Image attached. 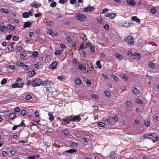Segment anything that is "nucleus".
Listing matches in <instances>:
<instances>
[{
	"label": "nucleus",
	"mask_w": 159,
	"mask_h": 159,
	"mask_svg": "<svg viewBox=\"0 0 159 159\" xmlns=\"http://www.w3.org/2000/svg\"><path fill=\"white\" fill-rule=\"evenodd\" d=\"M32 86L33 87L39 86L42 83V80L40 78H35L32 81Z\"/></svg>",
	"instance_id": "f257e3e1"
},
{
	"label": "nucleus",
	"mask_w": 159,
	"mask_h": 159,
	"mask_svg": "<svg viewBox=\"0 0 159 159\" xmlns=\"http://www.w3.org/2000/svg\"><path fill=\"white\" fill-rule=\"evenodd\" d=\"M125 42L130 46H132L134 44V39L132 36H129L125 39Z\"/></svg>",
	"instance_id": "f03ea898"
},
{
	"label": "nucleus",
	"mask_w": 159,
	"mask_h": 159,
	"mask_svg": "<svg viewBox=\"0 0 159 159\" xmlns=\"http://www.w3.org/2000/svg\"><path fill=\"white\" fill-rule=\"evenodd\" d=\"M72 116H66L62 120L63 122L66 124H69L71 121H72L71 117Z\"/></svg>",
	"instance_id": "7ed1b4c3"
},
{
	"label": "nucleus",
	"mask_w": 159,
	"mask_h": 159,
	"mask_svg": "<svg viewBox=\"0 0 159 159\" xmlns=\"http://www.w3.org/2000/svg\"><path fill=\"white\" fill-rule=\"evenodd\" d=\"M94 10V7L89 5L85 8L83 10V11L84 12H92Z\"/></svg>",
	"instance_id": "20e7f679"
},
{
	"label": "nucleus",
	"mask_w": 159,
	"mask_h": 159,
	"mask_svg": "<svg viewBox=\"0 0 159 159\" xmlns=\"http://www.w3.org/2000/svg\"><path fill=\"white\" fill-rule=\"evenodd\" d=\"M130 57L133 59H135L137 60L139 59L141 57L140 54L138 53H134L133 54H132Z\"/></svg>",
	"instance_id": "39448f33"
},
{
	"label": "nucleus",
	"mask_w": 159,
	"mask_h": 159,
	"mask_svg": "<svg viewBox=\"0 0 159 159\" xmlns=\"http://www.w3.org/2000/svg\"><path fill=\"white\" fill-rule=\"evenodd\" d=\"M57 61H54L49 65V68L51 69H55L57 67Z\"/></svg>",
	"instance_id": "423d86ee"
},
{
	"label": "nucleus",
	"mask_w": 159,
	"mask_h": 159,
	"mask_svg": "<svg viewBox=\"0 0 159 159\" xmlns=\"http://www.w3.org/2000/svg\"><path fill=\"white\" fill-rule=\"evenodd\" d=\"M71 119L72 121L73 122L76 121L79 122L81 120V118L80 117V116L79 115L74 116L72 118H71Z\"/></svg>",
	"instance_id": "0eeeda50"
},
{
	"label": "nucleus",
	"mask_w": 159,
	"mask_h": 159,
	"mask_svg": "<svg viewBox=\"0 0 159 159\" xmlns=\"http://www.w3.org/2000/svg\"><path fill=\"white\" fill-rule=\"evenodd\" d=\"M86 16L82 14H79L78 15L76 16V18L82 21L84 20Z\"/></svg>",
	"instance_id": "6e6552de"
},
{
	"label": "nucleus",
	"mask_w": 159,
	"mask_h": 159,
	"mask_svg": "<svg viewBox=\"0 0 159 159\" xmlns=\"http://www.w3.org/2000/svg\"><path fill=\"white\" fill-rule=\"evenodd\" d=\"M44 23L47 25L51 26L53 24V22L50 20H44Z\"/></svg>",
	"instance_id": "1a4fd4ad"
},
{
	"label": "nucleus",
	"mask_w": 159,
	"mask_h": 159,
	"mask_svg": "<svg viewBox=\"0 0 159 159\" xmlns=\"http://www.w3.org/2000/svg\"><path fill=\"white\" fill-rule=\"evenodd\" d=\"M105 16L108 17L110 19H112L116 16V15L115 13H109L106 14Z\"/></svg>",
	"instance_id": "9d476101"
},
{
	"label": "nucleus",
	"mask_w": 159,
	"mask_h": 159,
	"mask_svg": "<svg viewBox=\"0 0 159 159\" xmlns=\"http://www.w3.org/2000/svg\"><path fill=\"white\" fill-rule=\"evenodd\" d=\"M35 72L34 70H31L29 71L26 75L27 77H31L35 74Z\"/></svg>",
	"instance_id": "9b49d317"
},
{
	"label": "nucleus",
	"mask_w": 159,
	"mask_h": 159,
	"mask_svg": "<svg viewBox=\"0 0 159 159\" xmlns=\"http://www.w3.org/2000/svg\"><path fill=\"white\" fill-rule=\"evenodd\" d=\"M53 83V82L50 80H47L46 81H42V83L41 84L43 86H46L48 84H52Z\"/></svg>",
	"instance_id": "f8f14e48"
},
{
	"label": "nucleus",
	"mask_w": 159,
	"mask_h": 159,
	"mask_svg": "<svg viewBox=\"0 0 159 159\" xmlns=\"http://www.w3.org/2000/svg\"><path fill=\"white\" fill-rule=\"evenodd\" d=\"M130 23L127 21H125L122 22V25L124 27H129L130 26Z\"/></svg>",
	"instance_id": "ddd939ff"
},
{
	"label": "nucleus",
	"mask_w": 159,
	"mask_h": 159,
	"mask_svg": "<svg viewBox=\"0 0 159 159\" xmlns=\"http://www.w3.org/2000/svg\"><path fill=\"white\" fill-rule=\"evenodd\" d=\"M70 131L69 129L66 128L64 130H62L61 133L66 136H68L70 134Z\"/></svg>",
	"instance_id": "4468645a"
},
{
	"label": "nucleus",
	"mask_w": 159,
	"mask_h": 159,
	"mask_svg": "<svg viewBox=\"0 0 159 159\" xmlns=\"http://www.w3.org/2000/svg\"><path fill=\"white\" fill-rule=\"evenodd\" d=\"M131 90L132 92L135 95L138 94L139 93V90L134 87H133Z\"/></svg>",
	"instance_id": "2eb2a0df"
},
{
	"label": "nucleus",
	"mask_w": 159,
	"mask_h": 159,
	"mask_svg": "<svg viewBox=\"0 0 159 159\" xmlns=\"http://www.w3.org/2000/svg\"><path fill=\"white\" fill-rule=\"evenodd\" d=\"M31 6L32 7L36 8L40 7L41 6V4L39 3H37L36 2H34L32 3Z\"/></svg>",
	"instance_id": "dca6fc26"
},
{
	"label": "nucleus",
	"mask_w": 159,
	"mask_h": 159,
	"mask_svg": "<svg viewBox=\"0 0 159 159\" xmlns=\"http://www.w3.org/2000/svg\"><path fill=\"white\" fill-rule=\"evenodd\" d=\"M120 76L124 80L127 81L129 79V77L127 76L126 75L122 73L120 75Z\"/></svg>",
	"instance_id": "f3484780"
},
{
	"label": "nucleus",
	"mask_w": 159,
	"mask_h": 159,
	"mask_svg": "<svg viewBox=\"0 0 159 159\" xmlns=\"http://www.w3.org/2000/svg\"><path fill=\"white\" fill-rule=\"evenodd\" d=\"M16 114L15 112H12L10 113L9 115V117L11 119L13 120L15 118H16Z\"/></svg>",
	"instance_id": "a211bd4d"
},
{
	"label": "nucleus",
	"mask_w": 159,
	"mask_h": 159,
	"mask_svg": "<svg viewBox=\"0 0 159 159\" xmlns=\"http://www.w3.org/2000/svg\"><path fill=\"white\" fill-rule=\"evenodd\" d=\"M7 29V27H6L4 23H2L0 24V31L3 32L4 31V29Z\"/></svg>",
	"instance_id": "6ab92c4d"
},
{
	"label": "nucleus",
	"mask_w": 159,
	"mask_h": 159,
	"mask_svg": "<svg viewBox=\"0 0 159 159\" xmlns=\"http://www.w3.org/2000/svg\"><path fill=\"white\" fill-rule=\"evenodd\" d=\"M74 82L75 84L78 85H80L82 83L81 80L79 78H77L75 79Z\"/></svg>",
	"instance_id": "aec40b11"
},
{
	"label": "nucleus",
	"mask_w": 159,
	"mask_h": 159,
	"mask_svg": "<svg viewBox=\"0 0 159 159\" xmlns=\"http://www.w3.org/2000/svg\"><path fill=\"white\" fill-rule=\"evenodd\" d=\"M31 24L32 23L30 22H26L25 23L23 27L24 28H30L31 27Z\"/></svg>",
	"instance_id": "412c9836"
},
{
	"label": "nucleus",
	"mask_w": 159,
	"mask_h": 159,
	"mask_svg": "<svg viewBox=\"0 0 159 159\" xmlns=\"http://www.w3.org/2000/svg\"><path fill=\"white\" fill-rule=\"evenodd\" d=\"M77 151L75 149H70L66 151V153L70 154H72L75 152H77Z\"/></svg>",
	"instance_id": "4be33fe9"
},
{
	"label": "nucleus",
	"mask_w": 159,
	"mask_h": 159,
	"mask_svg": "<svg viewBox=\"0 0 159 159\" xmlns=\"http://www.w3.org/2000/svg\"><path fill=\"white\" fill-rule=\"evenodd\" d=\"M131 20L133 21H135L137 22L140 23V20L136 16H133L131 18Z\"/></svg>",
	"instance_id": "5701e85b"
},
{
	"label": "nucleus",
	"mask_w": 159,
	"mask_h": 159,
	"mask_svg": "<svg viewBox=\"0 0 159 159\" xmlns=\"http://www.w3.org/2000/svg\"><path fill=\"white\" fill-rule=\"evenodd\" d=\"M70 144L71 147L73 148L77 147L78 146V145L77 143L73 142L72 141L70 142Z\"/></svg>",
	"instance_id": "b1692460"
},
{
	"label": "nucleus",
	"mask_w": 159,
	"mask_h": 159,
	"mask_svg": "<svg viewBox=\"0 0 159 159\" xmlns=\"http://www.w3.org/2000/svg\"><path fill=\"white\" fill-rule=\"evenodd\" d=\"M127 3L129 5L134 6L135 5L136 3L133 0H127Z\"/></svg>",
	"instance_id": "393cba45"
},
{
	"label": "nucleus",
	"mask_w": 159,
	"mask_h": 159,
	"mask_svg": "<svg viewBox=\"0 0 159 159\" xmlns=\"http://www.w3.org/2000/svg\"><path fill=\"white\" fill-rule=\"evenodd\" d=\"M0 11L2 13H3L5 14H8L9 12L7 8H2L0 9Z\"/></svg>",
	"instance_id": "a878e982"
},
{
	"label": "nucleus",
	"mask_w": 159,
	"mask_h": 159,
	"mask_svg": "<svg viewBox=\"0 0 159 159\" xmlns=\"http://www.w3.org/2000/svg\"><path fill=\"white\" fill-rule=\"evenodd\" d=\"M115 57L116 58L119 59V60H121L122 59L123 57L122 55H120L118 53H116L115 54Z\"/></svg>",
	"instance_id": "bb28decb"
},
{
	"label": "nucleus",
	"mask_w": 159,
	"mask_h": 159,
	"mask_svg": "<svg viewBox=\"0 0 159 159\" xmlns=\"http://www.w3.org/2000/svg\"><path fill=\"white\" fill-rule=\"evenodd\" d=\"M7 29L9 30L13 31L14 30L15 28L13 25L11 24H9L7 27Z\"/></svg>",
	"instance_id": "cd10ccee"
},
{
	"label": "nucleus",
	"mask_w": 159,
	"mask_h": 159,
	"mask_svg": "<svg viewBox=\"0 0 159 159\" xmlns=\"http://www.w3.org/2000/svg\"><path fill=\"white\" fill-rule=\"evenodd\" d=\"M143 137L144 139L148 138V139H152L153 138V137L152 136L151 134H146L143 135Z\"/></svg>",
	"instance_id": "c85d7f7f"
},
{
	"label": "nucleus",
	"mask_w": 159,
	"mask_h": 159,
	"mask_svg": "<svg viewBox=\"0 0 159 159\" xmlns=\"http://www.w3.org/2000/svg\"><path fill=\"white\" fill-rule=\"evenodd\" d=\"M104 93L105 96L108 98H110L111 94L107 90H106L104 91Z\"/></svg>",
	"instance_id": "c756f323"
},
{
	"label": "nucleus",
	"mask_w": 159,
	"mask_h": 159,
	"mask_svg": "<svg viewBox=\"0 0 159 159\" xmlns=\"http://www.w3.org/2000/svg\"><path fill=\"white\" fill-rule=\"evenodd\" d=\"M150 120L148 119H146L144 121V125L147 127H148L150 125Z\"/></svg>",
	"instance_id": "7c9ffc66"
},
{
	"label": "nucleus",
	"mask_w": 159,
	"mask_h": 159,
	"mask_svg": "<svg viewBox=\"0 0 159 159\" xmlns=\"http://www.w3.org/2000/svg\"><path fill=\"white\" fill-rule=\"evenodd\" d=\"M16 65L19 67H22L23 66L24 62L18 61L16 63Z\"/></svg>",
	"instance_id": "2f4dec72"
},
{
	"label": "nucleus",
	"mask_w": 159,
	"mask_h": 159,
	"mask_svg": "<svg viewBox=\"0 0 159 159\" xmlns=\"http://www.w3.org/2000/svg\"><path fill=\"white\" fill-rule=\"evenodd\" d=\"M48 116H49V120L51 121H53L54 120V117L51 113H49Z\"/></svg>",
	"instance_id": "473e14b6"
},
{
	"label": "nucleus",
	"mask_w": 159,
	"mask_h": 159,
	"mask_svg": "<svg viewBox=\"0 0 159 159\" xmlns=\"http://www.w3.org/2000/svg\"><path fill=\"white\" fill-rule=\"evenodd\" d=\"M48 34H49L50 35L53 36L55 35V34L53 32L52 30L49 29L48 30L47 32Z\"/></svg>",
	"instance_id": "72a5a7b5"
},
{
	"label": "nucleus",
	"mask_w": 159,
	"mask_h": 159,
	"mask_svg": "<svg viewBox=\"0 0 159 159\" xmlns=\"http://www.w3.org/2000/svg\"><path fill=\"white\" fill-rule=\"evenodd\" d=\"M29 16V13L25 11L22 13V17L24 18H27Z\"/></svg>",
	"instance_id": "f704fd0d"
},
{
	"label": "nucleus",
	"mask_w": 159,
	"mask_h": 159,
	"mask_svg": "<svg viewBox=\"0 0 159 159\" xmlns=\"http://www.w3.org/2000/svg\"><path fill=\"white\" fill-rule=\"evenodd\" d=\"M148 66L154 69L155 68V64L152 62H150L148 64Z\"/></svg>",
	"instance_id": "c9c22d12"
},
{
	"label": "nucleus",
	"mask_w": 159,
	"mask_h": 159,
	"mask_svg": "<svg viewBox=\"0 0 159 159\" xmlns=\"http://www.w3.org/2000/svg\"><path fill=\"white\" fill-rule=\"evenodd\" d=\"M111 76L113 78L114 80L116 82H118L119 80V79L118 77L115 75H114L112 74L111 75Z\"/></svg>",
	"instance_id": "e433bc0d"
},
{
	"label": "nucleus",
	"mask_w": 159,
	"mask_h": 159,
	"mask_svg": "<svg viewBox=\"0 0 159 159\" xmlns=\"http://www.w3.org/2000/svg\"><path fill=\"white\" fill-rule=\"evenodd\" d=\"M25 95V98L28 100H30L32 98V96L29 94L26 95L25 94H24Z\"/></svg>",
	"instance_id": "4c0bfd02"
},
{
	"label": "nucleus",
	"mask_w": 159,
	"mask_h": 159,
	"mask_svg": "<svg viewBox=\"0 0 159 159\" xmlns=\"http://www.w3.org/2000/svg\"><path fill=\"white\" fill-rule=\"evenodd\" d=\"M98 125L100 127H104L106 125L104 123L102 122H98Z\"/></svg>",
	"instance_id": "58836bf2"
},
{
	"label": "nucleus",
	"mask_w": 159,
	"mask_h": 159,
	"mask_svg": "<svg viewBox=\"0 0 159 159\" xmlns=\"http://www.w3.org/2000/svg\"><path fill=\"white\" fill-rule=\"evenodd\" d=\"M38 55V54L37 52L34 51L32 55L33 58H36L37 57Z\"/></svg>",
	"instance_id": "ea45409f"
},
{
	"label": "nucleus",
	"mask_w": 159,
	"mask_h": 159,
	"mask_svg": "<svg viewBox=\"0 0 159 159\" xmlns=\"http://www.w3.org/2000/svg\"><path fill=\"white\" fill-rule=\"evenodd\" d=\"M63 51V50H57L55 52V54L56 55H60Z\"/></svg>",
	"instance_id": "a19ab883"
},
{
	"label": "nucleus",
	"mask_w": 159,
	"mask_h": 159,
	"mask_svg": "<svg viewBox=\"0 0 159 159\" xmlns=\"http://www.w3.org/2000/svg\"><path fill=\"white\" fill-rule=\"evenodd\" d=\"M7 48L9 51H12L14 50L13 46L12 45L8 46Z\"/></svg>",
	"instance_id": "79ce46f5"
},
{
	"label": "nucleus",
	"mask_w": 159,
	"mask_h": 159,
	"mask_svg": "<svg viewBox=\"0 0 159 159\" xmlns=\"http://www.w3.org/2000/svg\"><path fill=\"white\" fill-rule=\"evenodd\" d=\"M96 65L99 69L102 68V66L100 64V61H96Z\"/></svg>",
	"instance_id": "37998d69"
},
{
	"label": "nucleus",
	"mask_w": 159,
	"mask_h": 159,
	"mask_svg": "<svg viewBox=\"0 0 159 159\" xmlns=\"http://www.w3.org/2000/svg\"><path fill=\"white\" fill-rule=\"evenodd\" d=\"M8 153L6 151H2V155L4 157H6L7 156Z\"/></svg>",
	"instance_id": "c03bdc74"
},
{
	"label": "nucleus",
	"mask_w": 159,
	"mask_h": 159,
	"mask_svg": "<svg viewBox=\"0 0 159 159\" xmlns=\"http://www.w3.org/2000/svg\"><path fill=\"white\" fill-rule=\"evenodd\" d=\"M7 82V79L5 78L3 79L1 81V84L3 85L6 84Z\"/></svg>",
	"instance_id": "a18cd8bd"
},
{
	"label": "nucleus",
	"mask_w": 159,
	"mask_h": 159,
	"mask_svg": "<svg viewBox=\"0 0 159 159\" xmlns=\"http://www.w3.org/2000/svg\"><path fill=\"white\" fill-rule=\"evenodd\" d=\"M112 121L115 122L118 120V118L117 116H115L112 117L111 119Z\"/></svg>",
	"instance_id": "49530a36"
},
{
	"label": "nucleus",
	"mask_w": 159,
	"mask_h": 159,
	"mask_svg": "<svg viewBox=\"0 0 159 159\" xmlns=\"http://www.w3.org/2000/svg\"><path fill=\"white\" fill-rule=\"evenodd\" d=\"M25 70H27L29 69L30 67L27 65L24 64L23 66L22 67Z\"/></svg>",
	"instance_id": "de8ad7c7"
},
{
	"label": "nucleus",
	"mask_w": 159,
	"mask_h": 159,
	"mask_svg": "<svg viewBox=\"0 0 159 159\" xmlns=\"http://www.w3.org/2000/svg\"><path fill=\"white\" fill-rule=\"evenodd\" d=\"M57 5V3L56 2H53L51 3L50 4V6L52 7H54L56 6Z\"/></svg>",
	"instance_id": "09e8293b"
},
{
	"label": "nucleus",
	"mask_w": 159,
	"mask_h": 159,
	"mask_svg": "<svg viewBox=\"0 0 159 159\" xmlns=\"http://www.w3.org/2000/svg\"><path fill=\"white\" fill-rule=\"evenodd\" d=\"M57 79L59 80L60 81H62L64 79V77L63 75H61L60 76H58L57 77Z\"/></svg>",
	"instance_id": "8fccbe9b"
},
{
	"label": "nucleus",
	"mask_w": 159,
	"mask_h": 159,
	"mask_svg": "<svg viewBox=\"0 0 159 159\" xmlns=\"http://www.w3.org/2000/svg\"><path fill=\"white\" fill-rule=\"evenodd\" d=\"M90 48V50L91 52L92 53H94L95 52V49L94 48V46H93V45Z\"/></svg>",
	"instance_id": "3c124183"
},
{
	"label": "nucleus",
	"mask_w": 159,
	"mask_h": 159,
	"mask_svg": "<svg viewBox=\"0 0 159 159\" xmlns=\"http://www.w3.org/2000/svg\"><path fill=\"white\" fill-rule=\"evenodd\" d=\"M105 120V121L107 122L108 124L111 123L112 122V120L111 119H107Z\"/></svg>",
	"instance_id": "603ef678"
},
{
	"label": "nucleus",
	"mask_w": 159,
	"mask_h": 159,
	"mask_svg": "<svg viewBox=\"0 0 159 159\" xmlns=\"http://www.w3.org/2000/svg\"><path fill=\"white\" fill-rule=\"evenodd\" d=\"M104 29L107 31H108L109 30V26L108 24H106L104 26Z\"/></svg>",
	"instance_id": "864d4df0"
},
{
	"label": "nucleus",
	"mask_w": 159,
	"mask_h": 159,
	"mask_svg": "<svg viewBox=\"0 0 159 159\" xmlns=\"http://www.w3.org/2000/svg\"><path fill=\"white\" fill-rule=\"evenodd\" d=\"M26 113L25 110H23L21 111L20 114L22 116H25L26 115Z\"/></svg>",
	"instance_id": "5fc2aeb1"
},
{
	"label": "nucleus",
	"mask_w": 159,
	"mask_h": 159,
	"mask_svg": "<svg viewBox=\"0 0 159 159\" xmlns=\"http://www.w3.org/2000/svg\"><path fill=\"white\" fill-rule=\"evenodd\" d=\"M31 84L32 86V81H31L30 80H28L26 84V85L27 86H29L30 84Z\"/></svg>",
	"instance_id": "6e6d98bb"
},
{
	"label": "nucleus",
	"mask_w": 159,
	"mask_h": 159,
	"mask_svg": "<svg viewBox=\"0 0 159 159\" xmlns=\"http://www.w3.org/2000/svg\"><path fill=\"white\" fill-rule=\"evenodd\" d=\"M34 67L37 69H39L41 66V65L39 64H36L34 65Z\"/></svg>",
	"instance_id": "4d7b16f0"
},
{
	"label": "nucleus",
	"mask_w": 159,
	"mask_h": 159,
	"mask_svg": "<svg viewBox=\"0 0 159 159\" xmlns=\"http://www.w3.org/2000/svg\"><path fill=\"white\" fill-rule=\"evenodd\" d=\"M67 0H59V2L60 4H63L67 2Z\"/></svg>",
	"instance_id": "13d9d810"
},
{
	"label": "nucleus",
	"mask_w": 159,
	"mask_h": 159,
	"mask_svg": "<svg viewBox=\"0 0 159 159\" xmlns=\"http://www.w3.org/2000/svg\"><path fill=\"white\" fill-rule=\"evenodd\" d=\"M17 86L18 87V88H22L23 86V83H17Z\"/></svg>",
	"instance_id": "bf43d9fd"
},
{
	"label": "nucleus",
	"mask_w": 159,
	"mask_h": 159,
	"mask_svg": "<svg viewBox=\"0 0 159 159\" xmlns=\"http://www.w3.org/2000/svg\"><path fill=\"white\" fill-rule=\"evenodd\" d=\"M151 135H152V137H153V138L158 137V136L157 134V133H156L151 134Z\"/></svg>",
	"instance_id": "052dcab7"
},
{
	"label": "nucleus",
	"mask_w": 159,
	"mask_h": 159,
	"mask_svg": "<svg viewBox=\"0 0 159 159\" xmlns=\"http://www.w3.org/2000/svg\"><path fill=\"white\" fill-rule=\"evenodd\" d=\"M40 121L39 120L38 121H35L33 123H32L31 124V126H34V125H36L38 123H39V122Z\"/></svg>",
	"instance_id": "680f3d73"
},
{
	"label": "nucleus",
	"mask_w": 159,
	"mask_h": 159,
	"mask_svg": "<svg viewBox=\"0 0 159 159\" xmlns=\"http://www.w3.org/2000/svg\"><path fill=\"white\" fill-rule=\"evenodd\" d=\"M151 12L152 14H155L156 12V10L154 7L152 8L151 10Z\"/></svg>",
	"instance_id": "e2e57ef3"
},
{
	"label": "nucleus",
	"mask_w": 159,
	"mask_h": 159,
	"mask_svg": "<svg viewBox=\"0 0 159 159\" xmlns=\"http://www.w3.org/2000/svg\"><path fill=\"white\" fill-rule=\"evenodd\" d=\"M15 65L13 66L12 65H9L8 66V68L12 70H14L15 69Z\"/></svg>",
	"instance_id": "0e129e2a"
},
{
	"label": "nucleus",
	"mask_w": 159,
	"mask_h": 159,
	"mask_svg": "<svg viewBox=\"0 0 159 159\" xmlns=\"http://www.w3.org/2000/svg\"><path fill=\"white\" fill-rule=\"evenodd\" d=\"M24 122H25L24 120H22L21 123H20V124L19 125H20V126H21L23 127H25V124L24 123Z\"/></svg>",
	"instance_id": "69168bd1"
},
{
	"label": "nucleus",
	"mask_w": 159,
	"mask_h": 159,
	"mask_svg": "<svg viewBox=\"0 0 159 159\" xmlns=\"http://www.w3.org/2000/svg\"><path fill=\"white\" fill-rule=\"evenodd\" d=\"M102 75L105 80L107 79L108 78V76L105 74L103 73L102 74Z\"/></svg>",
	"instance_id": "338daca9"
},
{
	"label": "nucleus",
	"mask_w": 159,
	"mask_h": 159,
	"mask_svg": "<svg viewBox=\"0 0 159 159\" xmlns=\"http://www.w3.org/2000/svg\"><path fill=\"white\" fill-rule=\"evenodd\" d=\"M136 102L139 104H142L143 103V102L139 99H136Z\"/></svg>",
	"instance_id": "774afa93"
}]
</instances>
